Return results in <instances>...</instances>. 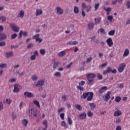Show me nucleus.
<instances>
[{"instance_id":"1","label":"nucleus","mask_w":130,"mask_h":130,"mask_svg":"<svg viewBox=\"0 0 130 130\" xmlns=\"http://www.w3.org/2000/svg\"><path fill=\"white\" fill-rule=\"evenodd\" d=\"M93 96H94V93L92 92H87L83 93V94L81 95V98H82V99H86L87 97V101H92Z\"/></svg>"},{"instance_id":"2","label":"nucleus","mask_w":130,"mask_h":130,"mask_svg":"<svg viewBox=\"0 0 130 130\" xmlns=\"http://www.w3.org/2000/svg\"><path fill=\"white\" fill-rule=\"evenodd\" d=\"M38 114V111L36 109L31 108L28 110V116L30 118H35V117H37V115Z\"/></svg>"},{"instance_id":"3","label":"nucleus","mask_w":130,"mask_h":130,"mask_svg":"<svg viewBox=\"0 0 130 130\" xmlns=\"http://www.w3.org/2000/svg\"><path fill=\"white\" fill-rule=\"evenodd\" d=\"M45 81L43 79L39 80L37 82L34 83L35 87H38L39 90H43V85H44Z\"/></svg>"},{"instance_id":"4","label":"nucleus","mask_w":130,"mask_h":130,"mask_svg":"<svg viewBox=\"0 0 130 130\" xmlns=\"http://www.w3.org/2000/svg\"><path fill=\"white\" fill-rule=\"evenodd\" d=\"M109 73H112V74H116V73H117V71L116 69H114L112 70V68H111V67H108L107 69V70L103 72V75H107V74H109Z\"/></svg>"},{"instance_id":"5","label":"nucleus","mask_w":130,"mask_h":130,"mask_svg":"<svg viewBox=\"0 0 130 130\" xmlns=\"http://www.w3.org/2000/svg\"><path fill=\"white\" fill-rule=\"evenodd\" d=\"M10 27L14 32H18L20 30V28L16 25L15 23H11L10 24Z\"/></svg>"},{"instance_id":"6","label":"nucleus","mask_w":130,"mask_h":130,"mask_svg":"<svg viewBox=\"0 0 130 130\" xmlns=\"http://www.w3.org/2000/svg\"><path fill=\"white\" fill-rule=\"evenodd\" d=\"M126 66L124 63L120 64L119 67L118 68V72H119V73H122L123 71H124V68H125Z\"/></svg>"},{"instance_id":"7","label":"nucleus","mask_w":130,"mask_h":130,"mask_svg":"<svg viewBox=\"0 0 130 130\" xmlns=\"http://www.w3.org/2000/svg\"><path fill=\"white\" fill-rule=\"evenodd\" d=\"M24 96H25V98H32V97H34V94L32 93V92L25 91L23 93Z\"/></svg>"},{"instance_id":"8","label":"nucleus","mask_w":130,"mask_h":130,"mask_svg":"<svg viewBox=\"0 0 130 130\" xmlns=\"http://www.w3.org/2000/svg\"><path fill=\"white\" fill-rule=\"evenodd\" d=\"M78 117L79 119L83 120L84 119H85L86 117H87V114L85 112L82 113L78 116Z\"/></svg>"},{"instance_id":"9","label":"nucleus","mask_w":130,"mask_h":130,"mask_svg":"<svg viewBox=\"0 0 130 130\" xmlns=\"http://www.w3.org/2000/svg\"><path fill=\"white\" fill-rule=\"evenodd\" d=\"M110 94H111V91H108L105 94V96H103V98H105L104 101L107 102L110 99Z\"/></svg>"},{"instance_id":"10","label":"nucleus","mask_w":130,"mask_h":130,"mask_svg":"<svg viewBox=\"0 0 130 130\" xmlns=\"http://www.w3.org/2000/svg\"><path fill=\"white\" fill-rule=\"evenodd\" d=\"M106 42L109 47H111V46L113 45V41H112V39H111V38L108 39L106 41Z\"/></svg>"},{"instance_id":"11","label":"nucleus","mask_w":130,"mask_h":130,"mask_svg":"<svg viewBox=\"0 0 130 130\" xmlns=\"http://www.w3.org/2000/svg\"><path fill=\"white\" fill-rule=\"evenodd\" d=\"M5 55H6V57H7V58H10L13 57V56L14 55V52L12 51H10V52H6L5 53Z\"/></svg>"},{"instance_id":"12","label":"nucleus","mask_w":130,"mask_h":130,"mask_svg":"<svg viewBox=\"0 0 130 130\" xmlns=\"http://www.w3.org/2000/svg\"><path fill=\"white\" fill-rule=\"evenodd\" d=\"M14 93H18L20 92V88H19L18 84H15L14 85V89H13Z\"/></svg>"},{"instance_id":"13","label":"nucleus","mask_w":130,"mask_h":130,"mask_svg":"<svg viewBox=\"0 0 130 130\" xmlns=\"http://www.w3.org/2000/svg\"><path fill=\"white\" fill-rule=\"evenodd\" d=\"M107 90V86H103L102 88L100 89L99 90V94H103L105 91Z\"/></svg>"},{"instance_id":"14","label":"nucleus","mask_w":130,"mask_h":130,"mask_svg":"<svg viewBox=\"0 0 130 130\" xmlns=\"http://www.w3.org/2000/svg\"><path fill=\"white\" fill-rule=\"evenodd\" d=\"M23 36L26 37L27 36V35H28V32H23V30H21L19 34V39H20L22 37V35H23Z\"/></svg>"},{"instance_id":"15","label":"nucleus","mask_w":130,"mask_h":130,"mask_svg":"<svg viewBox=\"0 0 130 130\" xmlns=\"http://www.w3.org/2000/svg\"><path fill=\"white\" fill-rule=\"evenodd\" d=\"M57 14H59V15H61L63 14V10H62L60 7H57Z\"/></svg>"},{"instance_id":"16","label":"nucleus","mask_w":130,"mask_h":130,"mask_svg":"<svg viewBox=\"0 0 130 130\" xmlns=\"http://www.w3.org/2000/svg\"><path fill=\"white\" fill-rule=\"evenodd\" d=\"M5 39H7V35L4 33L0 34V40H5Z\"/></svg>"},{"instance_id":"17","label":"nucleus","mask_w":130,"mask_h":130,"mask_svg":"<svg viewBox=\"0 0 130 130\" xmlns=\"http://www.w3.org/2000/svg\"><path fill=\"white\" fill-rule=\"evenodd\" d=\"M87 80L88 82H87V85H92L94 83V79L90 78V77H87Z\"/></svg>"},{"instance_id":"18","label":"nucleus","mask_w":130,"mask_h":130,"mask_svg":"<svg viewBox=\"0 0 130 130\" xmlns=\"http://www.w3.org/2000/svg\"><path fill=\"white\" fill-rule=\"evenodd\" d=\"M42 9H37L36 10V16L37 17V16H40L41 15H42Z\"/></svg>"},{"instance_id":"19","label":"nucleus","mask_w":130,"mask_h":130,"mask_svg":"<svg viewBox=\"0 0 130 130\" xmlns=\"http://www.w3.org/2000/svg\"><path fill=\"white\" fill-rule=\"evenodd\" d=\"M88 29L90 30H93L94 29V23L93 22H90L88 24Z\"/></svg>"},{"instance_id":"20","label":"nucleus","mask_w":130,"mask_h":130,"mask_svg":"<svg viewBox=\"0 0 130 130\" xmlns=\"http://www.w3.org/2000/svg\"><path fill=\"white\" fill-rule=\"evenodd\" d=\"M66 55V51H62L58 53V56L59 57H62V56H64Z\"/></svg>"},{"instance_id":"21","label":"nucleus","mask_w":130,"mask_h":130,"mask_svg":"<svg viewBox=\"0 0 130 130\" xmlns=\"http://www.w3.org/2000/svg\"><path fill=\"white\" fill-rule=\"evenodd\" d=\"M87 78H90V79H93V78H96V75L93 73H90L87 75Z\"/></svg>"},{"instance_id":"22","label":"nucleus","mask_w":130,"mask_h":130,"mask_svg":"<svg viewBox=\"0 0 130 130\" xmlns=\"http://www.w3.org/2000/svg\"><path fill=\"white\" fill-rule=\"evenodd\" d=\"M24 15H25V12L24 10H21L18 16H19V18H24Z\"/></svg>"},{"instance_id":"23","label":"nucleus","mask_w":130,"mask_h":130,"mask_svg":"<svg viewBox=\"0 0 130 130\" xmlns=\"http://www.w3.org/2000/svg\"><path fill=\"white\" fill-rule=\"evenodd\" d=\"M119 115H121V111L119 110H117L114 112V116H119Z\"/></svg>"},{"instance_id":"24","label":"nucleus","mask_w":130,"mask_h":130,"mask_svg":"<svg viewBox=\"0 0 130 130\" xmlns=\"http://www.w3.org/2000/svg\"><path fill=\"white\" fill-rule=\"evenodd\" d=\"M22 124L24 126H27L28 125V120L26 119L22 120Z\"/></svg>"},{"instance_id":"25","label":"nucleus","mask_w":130,"mask_h":130,"mask_svg":"<svg viewBox=\"0 0 130 130\" xmlns=\"http://www.w3.org/2000/svg\"><path fill=\"white\" fill-rule=\"evenodd\" d=\"M61 126H63L65 128H68V124L64 121H62L61 122Z\"/></svg>"},{"instance_id":"26","label":"nucleus","mask_w":130,"mask_h":130,"mask_svg":"<svg viewBox=\"0 0 130 130\" xmlns=\"http://www.w3.org/2000/svg\"><path fill=\"white\" fill-rule=\"evenodd\" d=\"M129 54V50L126 49L123 53V56H127Z\"/></svg>"},{"instance_id":"27","label":"nucleus","mask_w":130,"mask_h":130,"mask_svg":"<svg viewBox=\"0 0 130 130\" xmlns=\"http://www.w3.org/2000/svg\"><path fill=\"white\" fill-rule=\"evenodd\" d=\"M94 21L95 22V25H97L98 23H100V21H101V17H99L98 18H95Z\"/></svg>"},{"instance_id":"28","label":"nucleus","mask_w":130,"mask_h":130,"mask_svg":"<svg viewBox=\"0 0 130 130\" xmlns=\"http://www.w3.org/2000/svg\"><path fill=\"white\" fill-rule=\"evenodd\" d=\"M34 104H35V105H36V106H37V107H39V108H40V104H39V102L37 101V100H35L33 102Z\"/></svg>"},{"instance_id":"29","label":"nucleus","mask_w":130,"mask_h":130,"mask_svg":"<svg viewBox=\"0 0 130 130\" xmlns=\"http://www.w3.org/2000/svg\"><path fill=\"white\" fill-rule=\"evenodd\" d=\"M40 37V34H37L32 37V39H35L36 41L39 39Z\"/></svg>"},{"instance_id":"30","label":"nucleus","mask_w":130,"mask_h":130,"mask_svg":"<svg viewBox=\"0 0 130 130\" xmlns=\"http://www.w3.org/2000/svg\"><path fill=\"white\" fill-rule=\"evenodd\" d=\"M68 123L70 125H72V124H73V120H72V119L71 118V117H68Z\"/></svg>"},{"instance_id":"31","label":"nucleus","mask_w":130,"mask_h":130,"mask_svg":"<svg viewBox=\"0 0 130 130\" xmlns=\"http://www.w3.org/2000/svg\"><path fill=\"white\" fill-rule=\"evenodd\" d=\"M74 12L75 14H78L79 13V8L77 6L74 7Z\"/></svg>"},{"instance_id":"32","label":"nucleus","mask_w":130,"mask_h":130,"mask_svg":"<svg viewBox=\"0 0 130 130\" xmlns=\"http://www.w3.org/2000/svg\"><path fill=\"white\" fill-rule=\"evenodd\" d=\"M107 19L109 22H112V20L113 19V16L112 15H110L107 16Z\"/></svg>"},{"instance_id":"33","label":"nucleus","mask_w":130,"mask_h":130,"mask_svg":"<svg viewBox=\"0 0 130 130\" xmlns=\"http://www.w3.org/2000/svg\"><path fill=\"white\" fill-rule=\"evenodd\" d=\"M115 101L118 103V102H120V101L121 100V98H120V96H116V98L115 99Z\"/></svg>"},{"instance_id":"34","label":"nucleus","mask_w":130,"mask_h":130,"mask_svg":"<svg viewBox=\"0 0 130 130\" xmlns=\"http://www.w3.org/2000/svg\"><path fill=\"white\" fill-rule=\"evenodd\" d=\"M115 33V30H111L109 32L108 34L110 35V36H113L114 35V34Z\"/></svg>"},{"instance_id":"35","label":"nucleus","mask_w":130,"mask_h":130,"mask_svg":"<svg viewBox=\"0 0 130 130\" xmlns=\"http://www.w3.org/2000/svg\"><path fill=\"white\" fill-rule=\"evenodd\" d=\"M69 28L70 31H73V30H74L75 29V26H74V25H73V24H71L69 26Z\"/></svg>"},{"instance_id":"36","label":"nucleus","mask_w":130,"mask_h":130,"mask_svg":"<svg viewBox=\"0 0 130 130\" xmlns=\"http://www.w3.org/2000/svg\"><path fill=\"white\" fill-rule=\"evenodd\" d=\"M13 101H12V100L10 99H7L6 100V102L7 104L10 105V104L12 103Z\"/></svg>"},{"instance_id":"37","label":"nucleus","mask_w":130,"mask_h":130,"mask_svg":"<svg viewBox=\"0 0 130 130\" xmlns=\"http://www.w3.org/2000/svg\"><path fill=\"white\" fill-rule=\"evenodd\" d=\"M40 52L41 54L44 55V54H45V53L46 52V51H45V49H42L40 50Z\"/></svg>"},{"instance_id":"38","label":"nucleus","mask_w":130,"mask_h":130,"mask_svg":"<svg viewBox=\"0 0 130 130\" xmlns=\"http://www.w3.org/2000/svg\"><path fill=\"white\" fill-rule=\"evenodd\" d=\"M54 76L55 77H61V74H60V72H57L54 74Z\"/></svg>"},{"instance_id":"39","label":"nucleus","mask_w":130,"mask_h":130,"mask_svg":"<svg viewBox=\"0 0 130 130\" xmlns=\"http://www.w3.org/2000/svg\"><path fill=\"white\" fill-rule=\"evenodd\" d=\"M16 81H17V79L11 78V79H9V82H10V83H14V82H16Z\"/></svg>"},{"instance_id":"40","label":"nucleus","mask_w":130,"mask_h":130,"mask_svg":"<svg viewBox=\"0 0 130 130\" xmlns=\"http://www.w3.org/2000/svg\"><path fill=\"white\" fill-rule=\"evenodd\" d=\"M37 79H38V77H37L36 75H34L31 77L32 81H37Z\"/></svg>"},{"instance_id":"41","label":"nucleus","mask_w":130,"mask_h":130,"mask_svg":"<svg viewBox=\"0 0 130 130\" xmlns=\"http://www.w3.org/2000/svg\"><path fill=\"white\" fill-rule=\"evenodd\" d=\"M76 107L77 109H78V110H79V111H81V110H82V106H81L80 105H77L76 106Z\"/></svg>"},{"instance_id":"42","label":"nucleus","mask_w":130,"mask_h":130,"mask_svg":"<svg viewBox=\"0 0 130 130\" xmlns=\"http://www.w3.org/2000/svg\"><path fill=\"white\" fill-rule=\"evenodd\" d=\"M97 77L99 80H102L103 79V76L99 73L97 74Z\"/></svg>"},{"instance_id":"43","label":"nucleus","mask_w":130,"mask_h":130,"mask_svg":"<svg viewBox=\"0 0 130 130\" xmlns=\"http://www.w3.org/2000/svg\"><path fill=\"white\" fill-rule=\"evenodd\" d=\"M58 65V62H56V61L54 62V64L53 66V69H56V67Z\"/></svg>"},{"instance_id":"44","label":"nucleus","mask_w":130,"mask_h":130,"mask_svg":"<svg viewBox=\"0 0 130 130\" xmlns=\"http://www.w3.org/2000/svg\"><path fill=\"white\" fill-rule=\"evenodd\" d=\"M0 68H1V69H5V68H7V64L6 63L1 64Z\"/></svg>"},{"instance_id":"45","label":"nucleus","mask_w":130,"mask_h":130,"mask_svg":"<svg viewBox=\"0 0 130 130\" xmlns=\"http://www.w3.org/2000/svg\"><path fill=\"white\" fill-rule=\"evenodd\" d=\"M104 10L106 11V12H111V8L108 7L107 8H104Z\"/></svg>"},{"instance_id":"46","label":"nucleus","mask_w":130,"mask_h":130,"mask_svg":"<svg viewBox=\"0 0 130 130\" xmlns=\"http://www.w3.org/2000/svg\"><path fill=\"white\" fill-rule=\"evenodd\" d=\"M18 36V35H17V34H14L13 35H12L11 36V39H15L16 37H17Z\"/></svg>"},{"instance_id":"47","label":"nucleus","mask_w":130,"mask_h":130,"mask_svg":"<svg viewBox=\"0 0 130 130\" xmlns=\"http://www.w3.org/2000/svg\"><path fill=\"white\" fill-rule=\"evenodd\" d=\"M100 6V4L98 3L95 5V6H94L95 11H97V10H98Z\"/></svg>"},{"instance_id":"48","label":"nucleus","mask_w":130,"mask_h":130,"mask_svg":"<svg viewBox=\"0 0 130 130\" xmlns=\"http://www.w3.org/2000/svg\"><path fill=\"white\" fill-rule=\"evenodd\" d=\"M92 115H93V113H92V112L89 111L87 113V116H88V117H91Z\"/></svg>"},{"instance_id":"49","label":"nucleus","mask_w":130,"mask_h":130,"mask_svg":"<svg viewBox=\"0 0 130 130\" xmlns=\"http://www.w3.org/2000/svg\"><path fill=\"white\" fill-rule=\"evenodd\" d=\"M34 47V45L33 44H29L27 45V48L30 49V48H32V47Z\"/></svg>"},{"instance_id":"50","label":"nucleus","mask_w":130,"mask_h":130,"mask_svg":"<svg viewBox=\"0 0 130 130\" xmlns=\"http://www.w3.org/2000/svg\"><path fill=\"white\" fill-rule=\"evenodd\" d=\"M19 47V45H11V49H13V48H14V49H17Z\"/></svg>"},{"instance_id":"51","label":"nucleus","mask_w":130,"mask_h":130,"mask_svg":"<svg viewBox=\"0 0 130 130\" xmlns=\"http://www.w3.org/2000/svg\"><path fill=\"white\" fill-rule=\"evenodd\" d=\"M36 42H38V43H41V42L43 41V40L39 38V39L36 40Z\"/></svg>"},{"instance_id":"52","label":"nucleus","mask_w":130,"mask_h":130,"mask_svg":"<svg viewBox=\"0 0 130 130\" xmlns=\"http://www.w3.org/2000/svg\"><path fill=\"white\" fill-rule=\"evenodd\" d=\"M60 117H61V119L63 120L64 119V113H61L60 115Z\"/></svg>"},{"instance_id":"53","label":"nucleus","mask_w":130,"mask_h":130,"mask_svg":"<svg viewBox=\"0 0 130 130\" xmlns=\"http://www.w3.org/2000/svg\"><path fill=\"white\" fill-rule=\"evenodd\" d=\"M126 7L127 9H130V2L127 1V3L126 4Z\"/></svg>"},{"instance_id":"54","label":"nucleus","mask_w":130,"mask_h":130,"mask_svg":"<svg viewBox=\"0 0 130 130\" xmlns=\"http://www.w3.org/2000/svg\"><path fill=\"white\" fill-rule=\"evenodd\" d=\"M1 20H2L3 22H6L7 18H6V16H2L1 18Z\"/></svg>"},{"instance_id":"55","label":"nucleus","mask_w":130,"mask_h":130,"mask_svg":"<svg viewBox=\"0 0 130 130\" xmlns=\"http://www.w3.org/2000/svg\"><path fill=\"white\" fill-rule=\"evenodd\" d=\"M36 56L35 55H32L30 56V60H34V59H36Z\"/></svg>"},{"instance_id":"56","label":"nucleus","mask_w":130,"mask_h":130,"mask_svg":"<svg viewBox=\"0 0 130 130\" xmlns=\"http://www.w3.org/2000/svg\"><path fill=\"white\" fill-rule=\"evenodd\" d=\"M4 109V105H3V103L0 102V111L3 110Z\"/></svg>"},{"instance_id":"57","label":"nucleus","mask_w":130,"mask_h":130,"mask_svg":"<svg viewBox=\"0 0 130 130\" xmlns=\"http://www.w3.org/2000/svg\"><path fill=\"white\" fill-rule=\"evenodd\" d=\"M89 105L90 107H92V108H95L96 107L94 103H89Z\"/></svg>"},{"instance_id":"58","label":"nucleus","mask_w":130,"mask_h":130,"mask_svg":"<svg viewBox=\"0 0 130 130\" xmlns=\"http://www.w3.org/2000/svg\"><path fill=\"white\" fill-rule=\"evenodd\" d=\"M92 59V57H90L89 58H87L86 59V62H91V60Z\"/></svg>"},{"instance_id":"59","label":"nucleus","mask_w":130,"mask_h":130,"mask_svg":"<svg viewBox=\"0 0 130 130\" xmlns=\"http://www.w3.org/2000/svg\"><path fill=\"white\" fill-rule=\"evenodd\" d=\"M6 45V42H1L0 43V46L3 47Z\"/></svg>"},{"instance_id":"60","label":"nucleus","mask_w":130,"mask_h":130,"mask_svg":"<svg viewBox=\"0 0 130 130\" xmlns=\"http://www.w3.org/2000/svg\"><path fill=\"white\" fill-rule=\"evenodd\" d=\"M79 84V85H81V86H84V85L86 84V82L84 81H81Z\"/></svg>"},{"instance_id":"61","label":"nucleus","mask_w":130,"mask_h":130,"mask_svg":"<svg viewBox=\"0 0 130 130\" xmlns=\"http://www.w3.org/2000/svg\"><path fill=\"white\" fill-rule=\"evenodd\" d=\"M77 88H78V89H79V90H80V91H84V88H83V87H81L80 85L78 86L77 87Z\"/></svg>"},{"instance_id":"62","label":"nucleus","mask_w":130,"mask_h":130,"mask_svg":"<svg viewBox=\"0 0 130 130\" xmlns=\"http://www.w3.org/2000/svg\"><path fill=\"white\" fill-rule=\"evenodd\" d=\"M118 86V88H120V89H122V88H123V84L122 83L119 84Z\"/></svg>"},{"instance_id":"63","label":"nucleus","mask_w":130,"mask_h":130,"mask_svg":"<svg viewBox=\"0 0 130 130\" xmlns=\"http://www.w3.org/2000/svg\"><path fill=\"white\" fill-rule=\"evenodd\" d=\"M120 121H121V120L119 118H117L116 120V123H120Z\"/></svg>"},{"instance_id":"64","label":"nucleus","mask_w":130,"mask_h":130,"mask_svg":"<svg viewBox=\"0 0 130 130\" xmlns=\"http://www.w3.org/2000/svg\"><path fill=\"white\" fill-rule=\"evenodd\" d=\"M116 130H121V126H117Z\"/></svg>"}]
</instances>
